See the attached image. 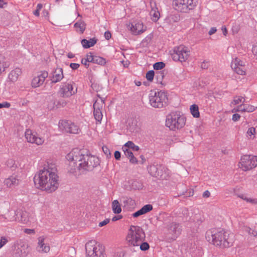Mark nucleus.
<instances>
[{
  "mask_svg": "<svg viewBox=\"0 0 257 257\" xmlns=\"http://www.w3.org/2000/svg\"><path fill=\"white\" fill-rule=\"evenodd\" d=\"M66 158L69 161V172L72 174L77 171L80 173L91 171L99 165L100 162L98 157L90 154H83L82 151L78 148L73 149Z\"/></svg>",
  "mask_w": 257,
  "mask_h": 257,
  "instance_id": "obj_1",
  "label": "nucleus"
},
{
  "mask_svg": "<svg viewBox=\"0 0 257 257\" xmlns=\"http://www.w3.org/2000/svg\"><path fill=\"white\" fill-rule=\"evenodd\" d=\"M245 66L244 62L241 61L238 58H235L232 61V62L231 63V68H235L236 67H241V66Z\"/></svg>",
  "mask_w": 257,
  "mask_h": 257,
  "instance_id": "obj_35",
  "label": "nucleus"
},
{
  "mask_svg": "<svg viewBox=\"0 0 257 257\" xmlns=\"http://www.w3.org/2000/svg\"><path fill=\"white\" fill-rule=\"evenodd\" d=\"M252 51L253 54L256 56L257 59V43L253 45L252 48Z\"/></svg>",
  "mask_w": 257,
  "mask_h": 257,
  "instance_id": "obj_58",
  "label": "nucleus"
},
{
  "mask_svg": "<svg viewBox=\"0 0 257 257\" xmlns=\"http://www.w3.org/2000/svg\"><path fill=\"white\" fill-rule=\"evenodd\" d=\"M128 159L130 163L132 164H136L138 163V161L137 159L134 156V155L132 156V157H130Z\"/></svg>",
  "mask_w": 257,
  "mask_h": 257,
  "instance_id": "obj_53",
  "label": "nucleus"
},
{
  "mask_svg": "<svg viewBox=\"0 0 257 257\" xmlns=\"http://www.w3.org/2000/svg\"><path fill=\"white\" fill-rule=\"evenodd\" d=\"M56 169L49 165L45 166L34 177L35 186L39 189L52 192L59 186V177Z\"/></svg>",
  "mask_w": 257,
  "mask_h": 257,
  "instance_id": "obj_2",
  "label": "nucleus"
},
{
  "mask_svg": "<svg viewBox=\"0 0 257 257\" xmlns=\"http://www.w3.org/2000/svg\"><path fill=\"white\" fill-rule=\"evenodd\" d=\"M102 150L106 156V157L107 158H110L111 157V153L109 149L106 146H103L102 147Z\"/></svg>",
  "mask_w": 257,
  "mask_h": 257,
  "instance_id": "obj_42",
  "label": "nucleus"
},
{
  "mask_svg": "<svg viewBox=\"0 0 257 257\" xmlns=\"http://www.w3.org/2000/svg\"><path fill=\"white\" fill-rule=\"evenodd\" d=\"M93 63H96L100 65H103L105 64V61L104 59L101 57L95 56Z\"/></svg>",
  "mask_w": 257,
  "mask_h": 257,
  "instance_id": "obj_46",
  "label": "nucleus"
},
{
  "mask_svg": "<svg viewBox=\"0 0 257 257\" xmlns=\"http://www.w3.org/2000/svg\"><path fill=\"white\" fill-rule=\"evenodd\" d=\"M121 211L120 203L117 200H113V213L119 214Z\"/></svg>",
  "mask_w": 257,
  "mask_h": 257,
  "instance_id": "obj_37",
  "label": "nucleus"
},
{
  "mask_svg": "<svg viewBox=\"0 0 257 257\" xmlns=\"http://www.w3.org/2000/svg\"><path fill=\"white\" fill-rule=\"evenodd\" d=\"M217 31V29L216 27H212L209 31L208 32V34L209 35H212L214 34Z\"/></svg>",
  "mask_w": 257,
  "mask_h": 257,
  "instance_id": "obj_62",
  "label": "nucleus"
},
{
  "mask_svg": "<svg viewBox=\"0 0 257 257\" xmlns=\"http://www.w3.org/2000/svg\"><path fill=\"white\" fill-rule=\"evenodd\" d=\"M6 164L8 167L12 169H14L16 167L15 161L12 159H8L7 161Z\"/></svg>",
  "mask_w": 257,
  "mask_h": 257,
  "instance_id": "obj_43",
  "label": "nucleus"
},
{
  "mask_svg": "<svg viewBox=\"0 0 257 257\" xmlns=\"http://www.w3.org/2000/svg\"><path fill=\"white\" fill-rule=\"evenodd\" d=\"M240 117V116L239 114H238L237 113H235V114H233L232 119L234 121H236L239 119Z\"/></svg>",
  "mask_w": 257,
  "mask_h": 257,
  "instance_id": "obj_60",
  "label": "nucleus"
},
{
  "mask_svg": "<svg viewBox=\"0 0 257 257\" xmlns=\"http://www.w3.org/2000/svg\"><path fill=\"white\" fill-rule=\"evenodd\" d=\"M117 126L120 129L126 126L127 130L131 133H137L139 130L137 120L133 118L126 119L125 117H122L120 122L117 123Z\"/></svg>",
  "mask_w": 257,
  "mask_h": 257,
  "instance_id": "obj_13",
  "label": "nucleus"
},
{
  "mask_svg": "<svg viewBox=\"0 0 257 257\" xmlns=\"http://www.w3.org/2000/svg\"><path fill=\"white\" fill-rule=\"evenodd\" d=\"M190 110L191 113L194 117H199L200 115L198 106L196 104H193L190 106Z\"/></svg>",
  "mask_w": 257,
  "mask_h": 257,
  "instance_id": "obj_34",
  "label": "nucleus"
},
{
  "mask_svg": "<svg viewBox=\"0 0 257 257\" xmlns=\"http://www.w3.org/2000/svg\"><path fill=\"white\" fill-rule=\"evenodd\" d=\"M42 7H43L42 4H38L37 6L36 10H35L33 13L34 15L37 17L39 16V15H40L39 12L42 9Z\"/></svg>",
  "mask_w": 257,
  "mask_h": 257,
  "instance_id": "obj_49",
  "label": "nucleus"
},
{
  "mask_svg": "<svg viewBox=\"0 0 257 257\" xmlns=\"http://www.w3.org/2000/svg\"><path fill=\"white\" fill-rule=\"evenodd\" d=\"M77 92V87L75 83L73 81H67L62 83L59 91V95L64 98H68Z\"/></svg>",
  "mask_w": 257,
  "mask_h": 257,
  "instance_id": "obj_9",
  "label": "nucleus"
},
{
  "mask_svg": "<svg viewBox=\"0 0 257 257\" xmlns=\"http://www.w3.org/2000/svg\"><path fill=\"white\" fill-rule=\"evenodd\" d=\"M122 218V216L120 214H118L117 215H113V221L120 220Z\"/></svg>",
  "mask_w": 257,
  "mask_h": 257,
  "instance_id": "obj_64",
  "label": "nucleus"
},
{
  "mask_svg": "<svg viewBox=\"0 0 257 257\" xmlns=\"http://www.w3.org/2000/svg\"><path fill=\"white\" fill-rule=\"evenodd\" d=\"M128 27L131 33L135 35H140L147 30V27L141 21L133 22L128 26Z\"/></svg>",
  "mask_w": 257,
  "mask_h": 257,
  "instance_id": "obj_15",
  "label": "nucleus"
},
{
  "mask_svg": "<svg viewBox=\"0 0 257 257\" xmlns=\"http://www.w3.org/2000/svg\"><path fill=\"white\" fill-rule=\"evenodd\" d=\"M236 73L239 75H245V66H243L241 67H236L235 68H232Z\"/></svg>",
  "mask_w": 257,
  "mask_h": 257,
  "instance_id": "obj_40",
  "label": "nucleus"
},
{
  "mask_svg": "<svg viewBox=\"0 0 257 257\" xmlns=\"http://www.w3.org/2000/svg\"><path fill=\"white\" fill-rule=\"evenodd\" d=\"M93 115H94V117L95 120L97 122L101 121V120L102 118V116H103L101 110H94L93 111Z\"/></svg>",
  "mask_w": 257,
  "mask_h": 257,
  "instance_id": "obj_38",
  "label": "nucleus"
},
{
  "mask_svg": "<svg viewBox=\"0 0 257 257\" xmlns=\"http://www.w3.org/2000/svg\"><path fill=\"white\" fill-rule=\"evenodd\" d=\"M197 2V0H176L173 2V5L177 11L186 13L196 6Z\"/></svg>",
  "mask_w": 257,
  "mask_h": 257,
  "instance_id": "obj_10",
  "label": "nucleus"
},
{
  "mask_svg": "<svg viewBox=\"0 0 257 257\" xmlns=\"http://www.w3.org/2000/svg\"><path fill=\"white\" fill-rule=\"evenodd\" d=\"M97 96L98 97L95 100L93 103V109L94 110H102L105 100L104 98L99 97L98 95Z\"/></svg>",
  "mask_w": 257,
  "mask_h": 257,
  "instance_id": "obj_28",
  "label": "nucleus"
},
{
  "mask_svg": "<svg viewBox=\"0 0 257 257\" xmlns=\"http://www.w3.org/2000/svg\"><path fill=\"white\" fill-rule=\"evenodd\" d=\"M25 136L27 142L30 143H34L37 145H41L44 142L43 138L38 137L36 133L33 132L32 130L29 129L26 130Z\"/></svg>",
  "mask_w": 257,
  "mask_h": 257,
  "instance_id": "obj_14",
  "label": "nucleus"
},
{
  "mask_svg": "<svg viewBox=\"0 0 257 257\" xmlns=\"http://www.w3.org/2000/svg\"><path fill=\"white\" fill-rule=\"evenodd\" d=\"M186 123V118L180 112H172L167 116L166 125L170 130L176 131L183 127Z\"/></svg>",
  "mask_w": 257,
  "mask_h": 257,
  "instance_id": "obj_4",
  "label": "nucleus"
},
{
  "mask_svg": "<svg viewBox=\"0 0 257 257\" xmlns=\"http://www.w3.org/2000/svg\"><path fill=\"white\" fill-rule=\"evenodd\" d=\"M85 59H86V60H87V61L88 62H93L94 60V56H93L91 55H87L86 56V58H85Z\"/></svg>",
  "mask_w": 257,
  "mask_h": 257,
  "instance_id": "obj_57",
  "label": "nucleus"
},
{
  "mask_svg": "<svg viewBox=\"0 0 257 257\" xmlns=\"http://www.w3.org/2000/svg\"><path fill=\"white\" fill-rule=\"evenodd\" d=\"M11 106V104L7 101L0 103V108H9Z\"/></svg>",
  "mask_w": 257,
  "mask_h": 257,
  "instance_id": "obj_52",
  "label": "nucleus"
},
{
  "mask_svg": "<svg viewBox=\"0 0 257 257\" xmlns=\"http://www.w3.org/2000/svg\"><path fill=\"white\" fill-rule=\"evenodd\" d=\"M169 232L174 235V237H177L181 233V227L178 223L172 222L168 226Z\"/></svg>",
  "mask_w": 257,
  "mask_h": 257,
  "instance_id": "obj_24",
  "label": "nucleus"
},
{
  "mask_svg": "<svg viewBox=\"0 0 257 257\" xmlns=\"http://www.w3.org/2000/svg\"><path fill=\"white\" fill-rule=\"evenodd\" d=\"M59 128L63 132L78 134L80 132L79 127L69 120H61L59 122Z\"/></svg>",
  "mask_w": 257,
  "mask_h": 257,
  "instance_id": "obj_12",
  "label": "nucleus"
},
{
  "mask_svg": "<svg viewBox=\"0 0 257 257\" xmlns=\"http://www.w3.org/2000/svg\"><path fill=\"white\" fill-rule=\"evenodd\" d=\"M10 62L6 59L5 57L0 54V74L5 71V69L9 67Z\"/></svg>",
  "mask_w": 257,
  "mask_h": 257,
  "instance_id": "obj_27",
  "label": "nucleus"
},
{
  "mask_svg": "<svg viewBox=\"0 0 257 257\" xmlns=\"http://www.w3.org/2000/svg\"><path fill=\"white\" fill-rule=\"evenodd\" d=\"M145 237L143 229L138 226H131L126 237L129 245L139 246Z\"/></svg>",
  "mask_w": 257,
  "mask_h": 257,
  "instance_id": "obj_5",
  "label": "nucleus"
},
{
  "mask_svg": "<svg viewBox=\"0 0 257 257\" xmlns=\"http://www.w3.org/2000/svg\"><path fill=\"white\" fill-rule=\"evenodd\" d=\"M245 231L248 232V234L253 236H257V232L255 230L251 229L249 227H246L245 228Z\"/></svg>",
  "mask_w": 257,
  "mask_h": 257,
  "instance_id": "obj_48",
  "label": "nucleus"
},
{
  "mask_svg": "<svg viewBox=\"0 0 257 257\" xmlns=\"http://www.w3.org/2000/svg\"><path fill=\"white\" fill-rule=\"evenodd\" d=\"M164 166L159 164H152L147 167L148 171L151 175L154 177H162Z\"/></svg>",
  "mask_w": 257,
  "mask_h": 257,
  "instance_id": "obj_18",
  "label": "nucleus"
},
{
  "mask_svg": "<svg viewBox=\"0 0 257 257\" xmlns=\"http://www.w3.org/2000/svg\"><path fill=\"white\" fill-rule=\"evenodd\" d=\"M122 150L124 152V153L125 156L128 159H129L130 157H131L132 156L134 155V154H133L132 151H130L129 149L125 148V149H122Z\"/></svg>",
  "mask_w": 257,
  "mask_h": 257,
  "instance_id": "obj_50",
  "label": "nucleus"
},
{
  "mask_svg": "<svg viewBox=\"0 0 257 257\" xmlns=\"http://www.w3.org/2000/svg\"><path fill=\"white\" fill-rule=\"evenodd\" d=\"M245 99L241 96H235L234 97L232 104L234 105L239 104L240 103L244 104Z\"/></svg>",
  "mask_w": 257,
  "mask_h": 257,
  "instance_id": "obj_39",
  "label": "nucleus"
},
{
  "mask_svg": "<svg viewBox=\"0 0 257 257\" xmlns=\"http://www.w3.org/2000/svg\"><path fill=\"white\" fill-rule=\"evenodd\" d=\"M209 66V62L207 61L203 62L201 64V67L202 69H206Z\"/></svg>",
  "mask_w": 257,
  "mask_h": 257,
  "instance_id": "obj_59",
  "label": "nucleus"
},
{
  "mask_svg": "<svg viewBox=\"0 0 257 257\" xmlns=\"http://www.w3.org/2000/svg\"><path fill=\"white\" fill-rule=\"evenodd\" d=\"M111 33L110 31H107L104 33V37L106 40H109L111 37Z\"/></svg>",
  "mask_w": 257,
  "mask_h": 257,
  "instance_id": "obj_55",
  "label": "nucleus"
},
{
  "mask_svg": "<svg viewBox=\"0 0 257 257\" xmlns=\"http://www.w3.org/2000/svg\"><path fill=\"white\" fill-rule=\"evenodd\" d=\"M255 129L253 127H249L246 132V137L248 139L253 140L255 137Z\"/></svg>",
  "mask_w": 257,
  "mask_h": 257,
  "instance_id": "obj_36",
  "label": "nucleus"
},
{
  "mask_svg": "<svg viewBox=\"0 0 257 257\" xmlns=\"http://www.w3.org/2000/svg\"><path fill=\"white\" fill-rule=\"evenodd\" d=\"M208 241L220 247H228L234 241L233 233L220 228H213L207 231L205 235Z\"/></svg>",
  "mask_w": 257,
  "mask_h": 257,
  "instance_id": "obj_3",
  "label": "nucleus"
},
{
  "mask_svg": "<svg viewBox=\"0 0 257 257\" xmlns=\"http://www.w3.org/2000/svg\"><path fill=\"white\" fill-rule=\"evenodd\" d=\"M240 197L242 198L243 200H245L247 202H249L251 203H256L257 202L256 199L249 198L245 195H241V196H240Z\"/></svg>",
  "mask_w": 257,
  "mask_h": 257,
  "instance_id": "obj_44",
  "label": "nucleus"
},
{
  "mask_svg": "<svg viewBox=\"0 0 257 257\" xmlns=\"http://www.w3.org/2000/svg\"><path fill=\"white\" fill-rule=\"evenodd\" d=\"M153 209V206L151 204H147L144 205L142 208L134 213L132 216L138 217L142 215L145 214Z\"/></svg>",
  "mask_w": 257,
  "mask_h": 257,
  "instance_id": "obj_25",
  "label": "nucleus"
},
{
  "mask_svg": "<svg viewBox=\"0 0 257 257\" xmlns=\"http://www.w3.org/2000/svg\"><path fill=\"white\" fill-rule=\"evenodd\" d=\"M190 55L189 49L183 45H180L174 48L172 57L174 61L182 63L188 60Z\"/></svg>",
  "mask_w": 257,
  "mask_h": 257,
  "instance_id": "obj_8",
  "label": "nucleus"
},
{
  "mask_svg": "<svg viewBox=\"0 0 257 257\" xmlns=\"http://www.w3.org/2000/svg\"><path fill=\"white\" fill-rule=\"evenodd\" d=\"M48 76V73L46 71H43L34 77L32 80V86L34 88L41 86L44 82L46 78Z\"/></svg>",
  "mask_w": 257,
  "mask_h": 257,
  "instance_id": "obj_17",
  "label": "nucleus"
},
{
  "mask_svg": "<svg viewBox=\"0 0 257 257\" xmlns=\"http://www.w3.org/2000/svg\"><path fill=\"white\" fill-rule=\"evenodd\" d=\"M19 179L17 176H11L6 179L4 183L8 188H14L19 184Z\"/></svg>",
  "mask_w": 257,
  "mask_h": 257,
  "instance_id": "obj_23",
  "label": "nucleus"
},
{
  "mask_svg": "<svg viewBox=\"0 0 257 257\" xmlns=\"http://www.w3.org/2000/svg\"><path fill=\"white\" fill-rule=\"evenodd\" d=\"M24 232L28 234H31L35 233V230L31 229H25Z\"/></svg>",
  "mask_w": 257,
  "mask_h": 257,
  "instance_id": "obj_63",
  "label": "nucleus"
},
{
  "mask_svg": "<svg viewBox=\"0 0 257 257\" xmlns=\"http://www.w3.org/2000/svg\"><path fill=\"white\" fill-rule=\"evenodd\" d=\"M64 78L63 69L61 68H57L54 70L50 76V80L52 83H56L61 81Z\"/></svg>",
  "mask_w": 257,
  "mask_h": 257,
  "instance_id": "obj_20",
  "label": "nucleus"
},
{
  "mask_svg": "<svg viewBox=\"0 0 257 257\" xmlns=\"http://www.w3.org/2000/svg\"><path fill=\"white\" fill-rule=\"evenodd\" d=\"M46 237L41 236L38 238V245L37 249L40 253H47L50 251V246L45 242Z\"/></svg>",
  "mask_w": 257,
  "mask_h": 257,
  "instance_id": "obj_19",
  "label": "nucleus"
},
{
  "mask_svg": "<svg viewBox=\"0 0 257 257\" xmlns=\"http://www.w3.org/2000/svg\"><path fill=\"white\" fill-rule=\"evenodd\" d=\"M21 73V70L19 68H16L10 73L9 74V78L11 81L15 82L18 80Z\"/></svg>",
  "mask_w": 257,
  "mask_h": 257,
  "instance_id": "obj_26",
  "label": "nucleus"
},
{
  "mask_svg": "<svg viewBox=\"0 0 257 257\" xmlns=\"http://www.w3.org/2000/svg\"><path fill=\"white\" fill-rule=\"evenodd\" d=\"M150 5L151 8L150 15L151 19L154 22H157L160 18V14L156 6V4L154 1H151Z\"/></svg>",
  "mask_w": 257,
  "mask_h": 257,
  "instance_id": "obj_21",
  "label": "nucleus"
},
{
  "mask_svg": "<svg viewBox=\"0 0 257 257\" xmlns=\"http://www.w3.org/2000/svg\"><path fill=\"white\" fill-rule=\"evenodd\" d=\"M239 164L240 168L242 170H250L257 166V156L244 155L241 158Z\"/></svg>",
  "mask_w": 257,
  "mask_h": 257,
  "instance_id": "obj_11",
  "label": "nucleus"
},
{
  "mask_svg": "<svg viewBox=\"0 0 257 257\" xmlns=\"http://www.w3.org/2000/svg\"><path fill=\"white\" fill-rule=\"evenodd\" d=\"M96 42L97 40L95 38L90 39L89 40L84 39L81 41V44L83 48L87 49L93 46Z\"/></svg>",
  "mask_w": 257,
  "mask_h": 257,
  "instance_id": "obj_29",
  "label": "nucleus"
},
{
  "mask_svg": "<svg viewBox=\"0 0 257 257\" xmlns=\"http://www.w3.org/2000/svg\"><path fill=\"white\" fill-rule=\"evenodd\" d=\"M85 251L86 257H106L104 247L94 240L86 242Z\"/></svg>",
  "mask_w": 257,
  "mask_h": 257,
  "instance_id": "obj_6",
  "label": "nucleus"
},
{
  "mask_svg": "<svg viewBox=\"0 0 257 257\" xmlns=\"http://www.w3.org/2000/svg\"><path fill=\"white\" fill-rule=\"evenodd\" d=\"M139 246H140V248L142 250H144V251L148 250L150 247L149 244L147 242H141V243L139 245Z\"/></svg>",
  "mask_w": 257,
  "mask_h": 257,
  "instance_id": "obj_47",
  "label": "nucleus"
},
{
  "mask_svg": "<svg viewBox=\"0 0 257 257\" xmlns=\"http://www.w3.org/2000/svg\"><path fill=\"white\" fill-rule=\"evenodd\" d=\"M146 78L149 81H152L154 77V71L153 70L149 71L146 74Z\"/></svg>",
  "mask_w": 257,
  "mask_h": 257,
  "instance_id": "obj_45",
  "label": "nucleus"
},
{
  "mask_svg": "<svg viewBox=\"0 0 257 257\" xmlns=\"http://www.w3.org/2000/svg\"><path fill=\"white\" fill-rule=\"evenodd\" d=\"M110 221V219L109 218H106L102 221H101L99 223L98 226L99 227H102L107 224H108Z\"/></svg>",
  "mask_w": 257,
  "mask_h": 257,
  "instance_id": "obj_51",
  "label": "nucleus"
},
{
  "mask_svg": "<svg viewBox=\"0 0 257 257\" xmlns=\"http://www.w3.org/2000/svg\"><path fill=\"white\" fill-rule=\"evenodd\" d=\"M114 156L116 160H119L121 156L120 153L118 151H116L114 153Z\"/></svg>",
  "mask_w": 257,
  "mask_h": 257,
  "instance_id": "obj_61",
  "label": "nucleus"
},
{
  "mask_svg": "<svg viewBox=\"0 0 257 257\" xmlns=\"http://www.w3.org/2000/svg\"><path fill=\"white\" fill-rule=\"evenodd\" d=\"M74 27L75 28L77 32H80L81 34L83 33L85 30V24L84 22L78 21L74 24Z\"/></svg>",
  "mask_w": 257,
  "mask_h": 257,
  "instance_id": "obj_33",
  "label": "nucleus"
},
{
  "mask_svg": "<svg viewBox=\"0 0 257 257\" xmlns=\"http://www.w3.org/2000/svg\"><path fill=\"white\" fill-rule=\"evenodd\" d=\"M149 103L155 108H162L167 104L168 97L163 91L151 90L149 94Z\"/></svg>",
  "mask_w": 257,
  "mask_h": 257,
  "instance_id": "obj_7",
  "label": "nucleus"
},
{
  "mask_svg": "<svg viewBox=\"0 0 257 257\" xmlns=\"http://www.w3.org/2000/svg\"><path fill=\"white\" fill-rule=\"evenodd\" d=\"M131 149L134 151H138L140 150V147L136 145L133 142L128 141L122 147V149Z\"/></svg>",
  "mask_w": 257,
  "mask_h": 257,
  "instance_id": "obj_31",
  "label": "nucleus"
},
{
  "mask_svg": "<svg viewBox=\"0 0 257 257\" xmlns=\"http://www.w3.org/2000/svg\"><path fill=\"white\" fill-rule=\"evenodd\" d=\"M165 66V64L163 62H158L155 63L153 65V67L155 70H161L163 69Z\"/></svg>",
  "mask_w": 257,
  "mask_h": 257,
  "instance_id": "obj_41",
  "label": "nucleus"
},
{
  "mask_svg": "<svg viewBox=\"0 0 257 257\" xmlns=\"http://www.w3.org/2000/svg\"><path fill=\"white\" fill-rule=\"evenodd\" d=\"M257 106L247 104H241L237 107L236 108H234L232 110L233 112H252L256 110Z\"/></svg>",
  "mask_w": 257,
  "mask_h": 257,
  "instance_id": "obj_22",
  "label": "nucleus"
},
{
  "mask_svg": "<svg viewBox=\"0 0 257 257\" xmlns=\"http://www.w3.org/2000/svg\"><path fill=\"white\" fill-rule=\"evenodd\" d=\"M80 65L78 63H72L70 65V67L73 70H76L78 69Z\"/></svg>",
  "mask_w": 257,
  "mask_h": 257,
  "instance_id": "obj_56",
  "label": "nucleus"
},
{
  "mask_svg": "<svg viewBox=\"0 0 257 257\" xmlns=\"http://www.w3.org/2000/svg\"><path fill=\"white\" fill-rule=\"evenodd\" d=\"M35 215L33 212L19 210L18 221L24 224H27L35 221Z\"/></svg>",
  "mask_w": 257,
  "mask_h": 257,
  "instance_id": "obj_16",
  "label": "nucleus"
},
{
  "mask_svg": "<svg viewBox=\"0 0 257 257\" xmlns=\"http://www.w3.org/2000/svg\"><path fill=\"white\" fill-rule=\"evenodd\" d=\"M9 221H18L19 218V210H11L9 211L7 218Z\"/></svg>",
  "mask_w": 257,
  "mask_h": 257,
  "instance_id": "obj_30",
  "label": "nucleus"
},
{
  "mask_svg": "<svg viewBox=\"0 0 257 257\" xmlns=\"http://www.w3.org/2000/svg\"><path fill=\"white\" fill-rule=\"evenodd\" d=\"M7 242L8 240L5 237H2L0 241V248L2 247Z\"/></svg>",
  "mask_w": 257,
  "mask_h": 257,
  "instance_id": "obj_54",
  "label": "nucleus"
},
{
  "mask_svg": "<svg viewBox=\"0 0 257 257\" xmlns=\"http://www.w3.org/2000/svg\"><path fill=\"white\" fill-rule=\"evenodd\" d=\"M179 20L180 17L178 14L170 15L166 19V22L169 24H173Z\"/></svg>",
  "mask_w": 257,
  "mask_h": 257,
  "instance_id": "obj_32",
  "label": "nucleus"
}]
</instances>
